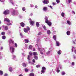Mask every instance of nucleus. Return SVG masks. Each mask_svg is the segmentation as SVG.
<instances>
[{
  "instance_id": "obj_46",
  "label": "nucleus",
  "mask_w": 76,
  "mask_h": 76,
  "mask_svg": "<svg viewBox=\"0 0 76 76\" xmlns=\"http://www.w3.org/2000/svg\"><path fill=\"white\" fill-rule=\"evenodd\" d=\"M72 66H74V65H75V62H72Z\"/></svg>"
},
{
  "instance_id": "obj_58",
  "label": "nucleus",
  "mask_w": 76,
  "mask_h": 76,
  "mask_svg": "<svg viewBox=\"0 0 76 76\" xmlns=\"http://www.w3.org/2000/svg\"><path fill=\"white\" fill-rule=\"evenodd\" d=\"M4 76H7V74H5V75H4Z\"/></svg>"
},
{
  "instance_id": "obj_39",
  "label": "nucleus",
  "mask_w": 76,
  "mask_h": 76,
  "mask_svg": "<svg viewBox=\"0 0 76 76\" xmlns=\"http://www.w3.org/2000/svg\"><path fill=\"white\" fill-rule=\"evenodd\" d=\"M43 28L45 29V31H47V29H46L45 26H44L43 27Z\"/></svg>"
},
{
  "instance_id": "obj_57",
  "label": "nucleus",
  "mask_w": 76,
  "mask_h": 76,
  "mask_svg": "<svg viewBox=\"0 0 76 76\" xmlns=\"http://www.w3.org/2000/svg\"><path fill=\"white\" fill-rule=\"evenodd\" d=\"M74 51L75 52V54H76V50H74Z\"/></svg>"
},
{
  "instance_id": "obj_19",
  "label": "nucleus",
  "mask_w": 76,
  "mask_h": 76,
  "mask_svg": "<svg viewBox=\"0 0 76 76\" xmlns=\"http://www.w3.org/2000/svg\"><path fill=\"white\" fill-rule=\"evenodd\" d=\"M43 10H44V11H46V10H47V7H43Z\"/></svg>"
},
{
  "instance_id": "obj_37",
  "label": "nucleus",
  "mask_w": 76,
  "mask_h": 76,
  "mask_svg": "<svg viewBox=\"0 0 76 76\" xmlns=\"http://www.w3.org/2000/svg\"><path fill=\"white\" fill-rule=\"evenodd\" d=\"M26 10V9H25V8L24 7H23L22 8V10H23V11H25Z\"/></svg>"
},
{
  "instance_id": "obj_56",
  "label": "nucleus",
  "mask_w": 76,
  "mask_h": 76,
  "mask_svg": "<svg viewBox=\"0 0 76 76\" xmlns=\"http://www.w3.org/2000/svg\"><path fill=\"white\" fill-rule=\"evenodd\" d=\"M33 15V14L31 13L30 15V16H32Z\"/></svg>"
},
{
  "instance_id": "obj_11",
  "label": "nucleus",
  "mask_w": 76,
  "mask_h": 76,
  "mask_svg": "<svg viewBox=\"0 0 76 76\" xmlns=\"http://www.w3.org/2000/svg\"><path fill=\"white\" fill-rule=\"evenodd\" d=\"M20 26H22V27H24L25 26V23L23 22H21L20 23Z\"/></svg>"
},
{
  "instance_id": "obj_17",
  "label": "nucleus",
  "mask_w": 76,
  "mask_h": 76,
  "mask_svg": "<svg viewBox=\"0 0 76 76\" xmlns=\"http://www.w3.org/2000/svg\"><path fill=\"white\" fill-rule=\"evenodd\" d=\"M66 34L67 35H70V31H68L66 32Z\"/></svg>"
},
{
  "instance_id": "obj_22",
  "label": "nucleus",
  "mask_w": 76,
  "mask_h": 76,
  "mask_svg": "<svg viewBox=\"0 0 76 76\" xmlns=\"http://www.w3.org/2000/svg\"><path fill=\"white\" fill-rule=\"evenodd\" d=\"M53 39L54 40H56V35H54L53 37Z\"/></svg>"
},
{
  "instance_id": "obj_21",
  "label": "nucleus",
  "mask_w": 76,
  "mask_h": 76,
  "mask_svg": "<svg viewBox=\"0 0 76 76\" xmlns=\"http://www.w3.org/2000/svg\"><path fill=\"white\" fill-rule=\"evenodd\" d=\"M36 26L37 27H39V22H37L36 23Z\"/></svg>"
},
{
  "instance_id": "obj_41",
  "label": "nucleus",
  "mask_w": 76,
  "mask_h": 76,
  "mask_svg": "<svg viewBox=\"0 0 76 76\" xmlns=\"http://www.w3.org/2000/svg\"><path fill=\"white\" fill-rule=\"evenodd\" d=\"M38 35H41V32H39L38 34H37Z\"/></svg>"
},
{
  "instance_id": "obj_44",
  "label": "nucleus",
  "mask_w": 76,
  "mask_h": 76,
  "mask_svg": "<svg viewBox=\"0 0 76 76\" xmlns=\"http://www.w3.org/2000/svg\"><path fill=\"white\" fill-rule=\"evenodd\" d=\"M68 2L69 3H70V2H72V0H68Z\"/></svg>"
},
{
  "instance_id": "obj_26",
  "label": "nucleus",
  "mask_w": 76,
  "mask_h": 76,
  "mask_svg": "<svg viewBox=\"0 0 76 76\" xmlns=\"http://www.w3.org/2000/svg\"><path fill=\"white\" fill-rule=\"evenodd\" d=\"M34 57L35 60H37L38 59V57L37 56H34Z\"/></svg>"
},
{
  "instance_id": "obj_51",
  "label": "nucleus",
  "mask_w": 76,
  "mask_h": 76,
  "mask_svg": "<svg viewBox=\"0 0 76 76\" xmlns=\"http://www.w3.org/2000/svg\"><path fill=\"white\" fill-rule=\"evenodd\" d=\"M53 4V5H56V3H54V2H53L52 3Z\"/></svg>"
},
{
  "instance_id": "obj_33",
  "label": "nucleus",
  "mask_w": 76,
  "mask_h": 76,
  "mask_svg": "<svg viewBox=\"0 0 76 76\" xmlns=\"http://www.w3.org/2000/svg\"><path fill=\"white\" fill-rule=\"evenodd\" d=\"M5 30H7L8 29V27L7 26H5Z\"/></svg>"
},
{
  "instance_id": "obj_27",
  "label": "nucleus",
  "mask_w": 76,
  "mask_h": 76,
  "mask_svg": "<svg viewBox=\"0 0 76 76\" xmlns=\"http://www.w3.org/2000/svg\"><path fill=\"white\" fill-rule=\"evenodd\" d=\"M22 65L23 67H26V65L25 63H23Z\"/></svg>"
},
{
  "instance_id": "obj_34",
  "label": "nucleus",
  "mask_w": 76,
  "mask_h": 76,
  "mask_svg": "<svg viewBox=\"0 0 76 76\" xmlns=\"http://www.w3.org/2000/svg\"><path fill=\"white\" fill-rule=\"evenodd\" d=\"M36 67H37V68H38V67H41V66L39 65H37L36 66Z\"/></svg>"
},
{
  "instance_id": "obj_8",
  "label": "nucleus",
  "mask_w": 76,
  "mask_h": 76,
  "mask_svg": "<svg viewBox=\"0 0 76 76\" xmlns=\"http://www.w3.org/2000/svg\"><path fill=\"white\" fill-rule=\"evenodd\" d=\"M10 50H12V53H14V51H15V48H13V47H11L10 48Z\"/></svg>"
},
{
  "instance_id": "obj_60",
  "label": "nucleus",
  "mask_w": 76,
  "mask_h": 76,
  "mask_svg": "<svg viewBox=\"0 0 76 76\" xmlns=\"http://www.w3.org/2000/svg\"><path fill=\"white\" fill-rule=\"evenodd\" d=\"M40 53L41 54H43V53H42V52H40Z\"/></svg>"
},
{
  "instance_id": "obj_23",
  "label": "nucleus",
  "mask_w": 76,
  "mask_h": 76,
  "mask_svg": "<svg viewBox=\"0 0 76 76\" xmlns=\"http://www.w3.org/2000/svg\"><path fill=\"white\" fill-rule=\"evenodd\" d=\"M9 71L11 72H12V71H13V69L12 67H10L9 68Z\"/></svg>"
},
{
  "instance_id": "obj_20",
  "label": "nucleus",
  "mask_w": 76,
  "mask_h": 76,
  "mask_svg": "<svg viewBox=\"0 0 76 76\" xmlns=\"http://www.w3.org/2000/svg\"><path fill=\"white\" fill-rule=\"evenodd\" d=\"M47 33L48 34H49V35H50V34H51V31H50V30H48L47 31Z\"/></svg>"
},
{
  "instance_id": "obj_31",
  "label": "nucleus",
  "mask_w": 76,
  "mask_h": 76,
  "mask_svg": "<svg viewBox=\"0 0 76 76\" xmlns=\"http://www.w3.org/2000/svg\"><path fill=\"white\" fill-rule=\"evenodd\" d=\"M3 71L0 70V75H3Z\"/></svg>"
},
{
  "instance_id": "obj_47",
  "label": "nucleus",
  "mask_w": 76,
  "mask_h": 76,
  "mask_svg": "<svg viewBox=\"0 0 76 76\" xmlns=\"http://www.w3.org/2000/svg\"><path fill=\"white\" fill-rule=\"evenodd\" d=\"M73 48H74L75 49V47H72V52H73Z\"/></svg>"
},
{
  "instance_id": "obj_4",
  "label": "nucleus",
  "mask_w": 76,
  "mask_h": 76,
  "mask_svg": "<svg viewBox=\"0 0 76 76\" xmlns=\"http://www.w3.org/2000/svg\"><path fill=\"white\" fill-rule=\"evenodd\" d=\"M12 14L13 16L16 15V11L15 10H13L12 12Z\"/></svg>"
},
{
  "instance_id": "obj_30",
  "label": "nucleus",
  "mask_w": 76,
  "mask_h": 76,
  "mask_svg": "<svg viewBox=\"0 0 76 76\" xmlns=\"http://www.w3.org/2000/svg\"><path fill=\"white\" fill-rule=\"evenodd\" d=\"M61 15L62 17H64V13L62 12L61 14Z\"/></svg>"
},
{
  "instance_id": "obj_24",
  "label": "nucleus",
  "mask_w": 76,
  "mask_h": 76,
  "mask_svg": "<svg viewBox=\"0 0 76 76\" xmlns=\"http://www.w3.org/2000/svg\"><path fill=\"white\" fill-rule=\"evenodd\" d=\"M61 50H59L58 52V54H59V55H60L61 53Z\"/></svg>"
},
{
  "instance_id": "obj_6",
  "label": "nucleus",
  "mask_w": 76,
  "mask_h": 76,
  "mask_svg": "<svg viewBox=\"0 0 76 76\" xmlns=\"http://www.w3.org/2000/svg\"><path fill=\"white\" fill-rule=\"evenodd\" d=\"M46 70V68L44 66H43L42 68V70H41L42 73H44L45 72V70Z\"/></svg>"
},
{
  "instance_id": "obj_36",
  "label": "nucleus",
  "mask_w": 76,
  "mask_h": 76,
  "mask_svg": "<svg viewBox=\"0 0 76 76\" xmlns=\"http://www.w3.org/2000/svg\"><path fill=\"white\" fill-rule=\"evenodd\" d=\"M50 54V51H48L46 53V54L48 55V54Z\"/></svg>"
},
{
  "instance_id": "obj_54",
  "label": "nucleus",
  "mask_w": 76,
  "mask_h": 76,
  "mask_svg": "<svg viewBox=\"0 0 76 76\" xmlns=\"http://www.w3.org/2000/svg\"><path fill=\"white\" fill-rule=\"evenodd\" d=\"M49 7L50 8H51V9H53V7H52V6H51L50 5L49 6Z\"/></svg>"
},
{
  "instance_id": "obj_5",
  "label": "nucleus",
  "mask_w": 76,
  "mask_h": 76,
  "mask_svg": "<svg viewBox=\"0 0 76 76\" xmlns=\"http://www.w3.org/2000/svg\"><path fill=\"white\" fill-rule=\"evenodd\" d=\"M43 3L44 4H48L49 3V0H43Z\"/></svg>"
},
{
  "instance_id": "obj_32",
  "label": "nucleus",
  "mask_w": 76,
  "mask_h": 76,
  "mask_svg": "<svg viewBox=\"0 0 76 76\" xmlns=\"http://www.w3.org/2000/svg\"><path fill=\"white\" fill-rule=\"evenodd\" d=\"M61 74L62 75H64L66 74V73L64 72H61Z\"/></svg>"
},
{
  "instance_id": "obj_64",
  "label": "nucleus",
  "mask_w": 76,
  "mask_h": 76,
  "mask_svg": "<svg viewBox=\"0 0 76 76\" xmlns=\"http://www.w3.org/2000/svg\"><path fill=\"white\" fill-rule=\"evenodd\" d=\"M1 50H3V47H1Z\"/></svg>"
},
{
  "instance_id": "obj_43",
  "label": "nucleus",
  "mask_w": 76,
  "mask_h": 76,
  "mask_svg": "<svg viewBox=\"0 0 76 76\" xmlns=\"http://www.w3.org/2000/svg\"><path fill=\"white\" fill-rule=\"evenodd\" d=\"M33 62V63H35V60L34 59H33L32 60Z\"/></svg>"
},
{
  "instance_id": "obj_53",
  "label": "nucleus",
  "mask_w": 76,
  "mask_h": 76,
  "mask_svg": "<svg viewBox=\"0 0 76 76\" xmlns=\"http://www.w3.org/2000/svg\"><path fill=\"white\" fill-rule=\"evenodd\" d=\"M72 13L74 14H75V11H72Z\"/></svg>"
},
{
  "instance_id": "obj_45",
  "label": "nucleus",
  "mask_w": 76,
  "mask_h": 76,
  "mask_svg": "<svg viewBox=\"0 0 76 76\" xmlns=\"http://www.w3.org/2000/svg\"><path fill=\"white\" fill-rule=\"evenodd\" d=\"M38 50H39V51H41V48H39Z\"/></svg>"
},
{
  "instance_id": "obj_16",
  "label": "nucleus",
  "mask_w": 76,
  "mask_h": 76,
  "mask_svg": "<svg viewBox=\"0 0 76 76\" xmlns=\"http://www.w3.org/2000/svg\"><path fill=\"white\" fill-rule=\"evenodd\" d=\"M24 41H25V43H28L29 42V39H25Z\"/></svg>"
},
{
  "instance_id": "obj_13",
  "label": "nucleus",
  "mask_w": 76,
  "mask_h": 76,
  "mask_svg": "<svg viewBox=\"0 0 76 76\" xmlns=\"http://www.w3.org/2000/svg\"><path fill=\"white\" fill-rule=\"evenodd\" d=\"M56 46H59L60 45V42H58L57 41H56Z\"/></svg>"
},
{
  "instance_id": "obj_63",
  "label": "nucleus",
  "mask_w": 76,
  "mask_h": 76,
  "mask_svg": "<svg viewBox=\"0 0 76 76\" xmlns=\"http://www.w3.org/2000/svg\"><path fill=\"white\" fill-rule=\"evenodd\" d=\"M20 36H22L23 35H22V33H20Z\"/></svg>"
},
{
  "instance_id": "obj_12",
  "label": "nucleus",
  "mask_w": 76,
  "mask_h": 76,
  "mask_svg": "<svg viewBox=\"0 0 76 76\" xmlns=\"http://www.w3.org/2000/svg\"><path fill=\"white\" fill-rule=\"evenodd\" d=\"M30 23L31 25H33L34 24V21H31L30 22Z\"/></svg>"
},
{
  "instance_id": "obj_14",
  "label": "nucleus",
  "mask_w": 76,
  "mask_h": 76,
  "mask_svg": "<svg viewBox=\"0 0 76 76\" xmlns=\"http://www.w3.org/2000/svg\"><path fill=\"white\" fill-rule=\"evenodd\" d=\"M29 76H34L35 74L33 72H31L29 74Z\"/></svg>"
},
{
  "instance_id": "obj_18",
  "label": "nucleus",
  "mask_w": 76,
  "mask_h": 76,
  "mask_svg": "<svg viewBox=\"0 0 76 76\" xmlns=\"http://www.w3.org/2000/svg\"><path fill=\"white\" fill-rule=\"evenodd\" d=\"M67 23L68 25H71V22H70L69 20H67Z\"/></svg>"
},
{
  "instance_id": "obj_59",
  "label": "nucleus",
  "mask_w": 76,
  "mask_h": 76,
  "mask_svg": "<svg viewBox=\"0 0 76 76\" xmlns=\"http://www.w3.org/2000/svg\"><path fill=\"white\" fill-rule=\"evenodd\" d=\"M19 76H23V75L22 74L20 75Z\"/></svg>"
},
{
  "instance_id": "obj_28",
  "label": "nucleus",
  "mask_w": 76,
  "mask_h": 76,
  "mask_svg": "<svg viewBox=\"0 0 76 76\" xmlns=\"http://www.w3.org/2000/svg\"><path fill=\"white\" fill-rule=\"evenodd\" d=\"M56 72L57 73H59L60 72V69H59V68H58Z\"/></svg>"
},
{
  "instance_id": "obj_55",
  "label": "nucleus",
  "mask_w": 76,
  "mask_h": 76,
  "mask_svg": "<svg viewBox=\"0 0 76 76\" xmlns=\"http://www.w3.org/2000/svg\"><path fill=\"white\" fill-rule=\"evenodd\" d=\"M72 42L73 44H75V41H73Z\"/></svg>"
},
{
  "instance_id": "obj_2",
  "label": "nucleus",
  "mask_w": 76,
  "mask_h": 76,
  "mask_svg": "<svg viewBox=\"0 0 76 76\" xmlns=\"http://www.w3.org/2000/svg\"><path fill=\"white\" fill-rule=\"evenodd\" d=\"M9 13H10V11L9 10H7L4 12L3 14L6 15L8 14H9Z\"/></svg>"
},
{
  "instance_id": "obj_7",
  "label": "nucleus",
  "mask_w": 76,
  "mask_h": 76,
  "mask_svg": "<svg viewBox=\"0 0 76 76\" xmlns=\"http://www.w3.org/2000/svg\"><path fill=\"white\" fill-rule=\"evenodd\" d=\"M45 23H47L49 22V20H48V18H47V17H46L45 18Z\"/></svg>"
},
{
  "instance_id": "obj_50",
  "label": "nucleus",
  "mask_w": 76,
  "mask_h": 76,
  "mask_svg": "<svg viewBox=\"0 0 76 76\" xmlns=\"http://www.w3.org/2000/svg\"><path fill=\"white\" fill-rule=\"evenodd\" d=\"M13 58H15L16 57V56L14 55H13Z\"/></svg>"
},
{
  "instance_id": "obj_62",
  "label": "nucleus",
  "mask_w": 76,
  "mask_h": 76,
  "mask_svg": "<svg viewBox=\"0 0 76 76\" xmlns=\"http://www.w3.org/2000/svg\"><path fill=\"white\" fill-rule=\"evenodd\" d=\"M12 1V0H10V3H11Z\"/></svg>"
},
{
  "instance_id": "obj_10",
  "label": "nucleus",
  "mask_w": 76,
  "mask_h": 76,
  "mask_svg": "<svg viewBox=\"0 0 76 76\" xmlns=\"http://www.w3.org/2000/svg\"><path fill=\"white\" fill-rule=\"evenodd\" d=\"M49 26H51L52 25V23L51 21H49L47 23Z\"/></svg>"
},
{
  "instance_id": "obj_48",
  "label": "nucleus",
  "mask_w": 76,
  "mask_h": 76,
  "mask_svg": "<svg viewBox=\"0 0 76 76\" xmlns=\"http://www.w3.org/2000/svg\"><path fill=\"white\" fill-rule=\"evenodd\" d=\"M7 25H12V24H11V23H10V24L7 23Z\"/></svg>"
},
{
  "instance_id": "obj_3",
  "label": "nucleus",
  "mask_w": 76,
  "mask_h": 76,
  "mask_svg": "<svg viewBox=\"0 0 76 76\" xmlns=\"http://www.w3.org/2000/svg\"><path fill=\"white\" fill-rule=\"evenodd\" d=\"M29 55L28 56V57L27 58V59L28 60H29V58L31 57V56H32V52L31 51H30L29 53Z\"/></svg>"
},
{
  "instance_id": "obj_40",
  "label": "nucleus",
  "mask_w": 76,
  "mask_h": 76,
  "mask_svg": "<svg viewBox=\"0 0 76 76\" xmlns=\"http://www.w3.org/2000/svg\"><path fill=\"white\" fill-rule=\"evenodd\" d=\"M25 72H28V69H25Z\"/></svg>"
},
{
  "instance_id": "obj_38",
  "label": "nucleus",
  "mask_w": 76,
  "mask_h": 76,
  "mask_svg": "<svg viewBox=\"0 0 76 76\" xmlns=\"http://www.w3.org/2000/svg\"><path fill=\"white\" fill-rule=\"evenodd\" d=\"M56 2L57 3H60V0H56Z\"/></svg>"
},
{
  "instance_id": "obj_52",
  "label": "nucleus",
  "mask_w": 76,
  "mask_h": 76,
  "mask_svg": "<svg viewBox=\"0 0 76 76\" xmlns=\"http://www.w3.org/2000/svg\"><path fill=\"white\" fill-rule=\"evenodd\" d=\"M33 50L34 51H35V48H33Z\"/></svg>"
},
{
  "instance_id": "obj_9",
  "label": "nucleus",
  "mask_w": 76,
  "mask_h": 76,
  "mask_svg": "<svg viewBox=\"0 0 76 76\" xmlns=\"http://www.w3.org/2000/svg\"><path fill=\"white\" fill-rule=\"evenodd\" d=\"M4 21H6L7 22L9 23L10 22V20L7 18H5L4 19Z\"/></svg>"
},
{
  "instance_id": "obj_25",
  "label": "nucleus",
  "mask_w": 76,
  "mask_h": 76,
  "mask_svg": "<svg viewBox=\"0 0 76 76\" xmlns=\"http://www.w3.org/2000/svg\"><path fill=\"white\" fill-rule=\"evenodd\" d=\"M6 37L5 36H3L2 37V39H6Z\"/></svg>"
},
{
  "instance_id": "obj_15",
  "label": "nucleus",
  "mask_w": 76,
  "mask_h": 76,
  "mask_svg": "<svg viewBox=\"0 0 76 76\" xmlns=\"http://www.w3.org/2000/svg\"><path fill=\"white\" fill-rule=\"evenodd\" d=\"M33 56H37V55H38V53H37V52H34L33 53Z\"/></svg>"
},
{
  "instance_id": "obj_35",
  "label": "nucleus",
  "mask_w": 76,
  "mask_h": 76,
  "mask_svg": "<svg viewBox=\"0 0 76 76\" xmlns=\"http://www.w3.org/2000/svg\"><path fill=\"white\" fill-rule=\"evenodd\" d=\"M29 49H31V48H32V46L31 45H30L29 46Z\"/></svg>"
},
{
  "instance_id": "obj_42",
  "label": "nucleus",
  "mask_w": 76,
  "mask_h": 76,
  "mask_svg": "<svg viewBox=\"0 0 76 76\" xmlns=\"http://www.w3.org/2000/svg\"><path fill=\"white\" fill-rule=\"evenodd\" d=\"M10 41L12 44H14V41H12V39H10Z\"/></svg>"
},
{
  "instance_id": "obj_61",
  "label": "nucleus",
  "mask_w": 76,
  "mask_h": 76,
  "mask_svg": "<svg viewBox=\"0 0 76 76\" xmlns=\"http://www.w3.org/2000/svg\"><path fill=\"white\" fill-rule=\"evenodd\" d=\"M11 3H12V4H14L13 3V1H12L11 2Z\"/></svg>"
},
{
  "instance_id": "obj_29",
  "label": "nucleus",
  "mask_w": 76,
  "mask_h": 76,
  "mask_svg": "<svg viewBox=\"0 0 76 76\" xmlns=\"http://www.w3.org/2000/svg\"><path fill=\"white\" fill-rule=\"evenodd\" d=\"M2 35H5V32L4 31H3L1 33Z\"/></svg>"
},
{
  "instance_id": "obj_1",
  "label": "nucleus",
  "mask_w": 76,
  "mask_h": 76,
  "mask_svg": "<svg viewBox=\"0 0 76 76\" xmlns=\"http://www.w3.org/2000/svg\"><path fill=\"white\" fill-rule=\"evenodd\" d=\"M23 31L25 33H27L29 31H30V28L28 26L27 27V28H24L23 29Z\"/></svg>"
},
{
  "instance_id": "obj_49",
  "label": "nucleus",
  "mask_w": 76,
  "mask_h": 76,
  "mask_svg": "<svg viewBox=\"0 0 76 76\" xmlns=\"http://www.w3.org/2000/svg\"><path fill=\"white\" fill-rule=\"evenodd\" d=\"M15 47H17V44L15 43Z\"/></svg>"
}]
</instances>
